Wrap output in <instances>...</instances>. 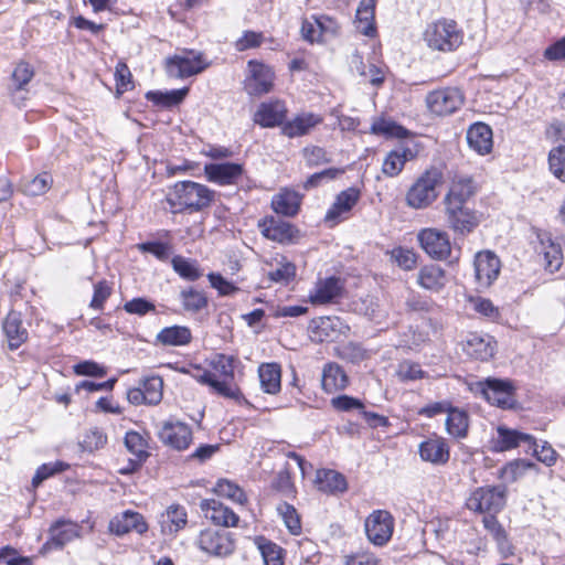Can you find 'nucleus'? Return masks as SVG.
I'll return each instance as SVG.
<instances>
[{"instance_id": "nucleus-1", "label": "nucleus", "mask_w": 565, "mask_h": 565, "mask_svg": "<svg viewBox=\"0 0 565 565\" xmlns=\"http://www.w3.org/2000/svg\"><path fill=\"white\" fill-rule=\"evenodd\" d=\"M214 198L215 192L206 185L186 180L169 188L166 201L173 214L195 213L210 207Z\"/></svg>"}, {"instance_id": "nucleus-2", "label": "nucleus", "mask_w": 565, "mask_h": 565, "mask_svg": "<svg viewBox=\"0 0 565 565\" xmlns=\"http://www.w3.org/2000/svg\"><path fill=\"white\" fill-rule=\"evenodd\" d=\"M443 182V172L436 167L427 169L406 193V202L414 209H425L437 198V186Z\"/></svg>"}, {"instance_id": "nucleus-3", "label": "nucleus", "mask_w": 565, "mask_h": 565, "mask_svg": "<svg viewBox=\"0 0 565 565\" xmlns=\"http://www.w3.org/2000/svg\"><path fill=\"white\" fill-rule=\"evenodd\" d=\"M424 39L433 50L451 52L461 45L462 32L455 21L443 19L427 26Z\"/></svg>"}, {"instance_id": "nucleus-4", "label": "nucleus", "mask_w": 565, "mask_h": 565, "mask_svg": "<svg viewBox=\"0 0 565 565\" xmlns=\"http://www.w3.org/2000/svg\"><path fill=\"white\" fill-rule=\"evenodd\" d=\"M508 488L505 484L477 488L467 499V508L478 513L495 514L507 502Z\"/></svg>"}, {"instance_id": "nucleus-5", "label": "nucleus", "mask_w": 565, "mask_h": 565, "mask_svg": "<svg viewBox=\"0 0 565 565\" xmlns=\"http://www.w3.org/2000/svg\"><path fill=\"white\" fill-rule=\"evenodd\" d=\"M477 385L482 396L491 405L503 409H512L516 406L515 386L512 381L488 377Z\"/></svg>"}, {"instance_id": "nucleus-6", "label": "nucleus", "mask_w": 565, "mask_h": 565, "mask_svg": "<svg viewBox=\"0 0 565 565\" xmlns=\"http://www.w3.org/2000/svg\"><path fill=\"white\" fill-rule=\"evenodd\" d=\"M209 66L201 52L184 51L168 57L166 71L170 77L185 78L203 72Z\"/></svg>"}, {"instance_id": "nucleus-7", "label": "nucleus", "mask_w": 565, "mask_h": 565, "mask_svg": "<svg viewBox=\"0 0 565 565\" xmlns=\"http://www.w3.org/2000/svg\"><path fill=\"white\" fill-rule=\"evenodd\" d=\"M364 529L372 544L384 546L393 535L394 518L388 511L375 510L366 518Z\"/></svg>"}, {"instance_id": "nucleus-8", "label": "nucleus", "mask_w": 565, "mask_h": 565, "mask_svg": "<svg viewBox=\"0 0 565 565\" xmlns=\"http://www.w3.org/2000/svg\"><path fill=\"white\" fill-rule=\"evenodd\" d=\"M158 438L174 450L182 451L192 443L191 427L177 419H168L158 425Z\"/></svg>"}, {"instance_id": "nucleus-9", "label": "nucleus", "mask_w": 565, "mask_h": 565, "mask_svg": "<svg viewBox=\"0 0 565 565\" xmlns=\"http://www.w3.org/2000/svg\"><path fill=\"white\" fill-rule=\"evenodd\" d=\"M429 110L439 116H446L458 110L463 104V95L460 89L447 87L429 93L426 97Z\"/></svg>"}, {"instance_id": "nucleus-10", "label": "nucleus", "mask_w": 565, "mask_h": 565, "mask_svg": "<svg viewBox=\"0 0 565 565\" xmlns=\"http://www.w3.org/2000/svg\"><path fill=\"white\" fill-rule=\"evenodd\" d=\"M199 547L207 554L227 556L234 552L235 545L228 532L206 529L200 533Z\"/></svg>"}, {"instance_id": "nucleus-11", "label": "nucleus", "mask_w": 565, "mask_h": 565, "mask_svg": "<svg viewBox=\"0 0 565 565\" xmlns=\"http://www.w3.org/2000/svg\"><path fill=\"white\" fill-rule=\"evenodd\" d=\"M418 242L427 255L437 260H445L451 254V245L446 233L435 228L422 230Z\"/></svg>"}, {"instance_id": "nucleus-12", "label": "nucleus", "mask_w": 565, "mask_h": 565, "mask_svg": "<svg viewBox=\"0 0 565 565\" xmlns=\"http://www.w3.org/2000/svg\"><path fill=\"white\" fill-rule=\"evenodd\" d=\"M349 330L338 317H319L309 324L310 338L315 342H330L337 340Z\"/></svg>"}, {"instance_id": "nucleus-13", "label": "nucleus", "mask_w": 565, "mask_h": 565, "mask_svg": "<svg viewBox=\"0 0 565 565\" xmlns=\"http://www.w3.org/2000/svg\"><path fill=\"white\" fill-rule=\"evenodd\" d=\"M287 106L284 100L271 99L259 104L253 120L263 128L282 127L286 122Z\"/></svg>"}, {"instance_id": "nucleus-14", "label": "nucleus", "mask_w": 565, "mask_h": 565, "mask_svg": "<svg viewBox=\"0 0 565 565\" xmlns=\"http://www.w3.org/2000/svg\"><path fill=\"white\" fill-rule=\"evenodd\" d=\"M250 76L246 79V92L252 96H260L273 89L275 74L273 70L257 61H249Z\"/></svg>"}, {"instance_id": "nucleus-15", "label": "nucleus", "mask_w": 565, "mask_h": 565, "mask_svg": "<svg viewBox=\"0 0 565 565\" xmlns=\"http://www.w3.org/2000/svg\"><path fill=\"white\" fill-rule=\"evenodd\" d=\"M500 259L490 252H480L475 258V276L479 287L488 288L498 278L500 273Z\"/></svg>"}, {"instance_id": "nucleus-16", "label": "nucleus", "mask_w": 565, "mask_h": 565, "mask_svg": "<svg viewBox=\"0 0 565 565\" xmlns=\"http://www.w3.org/2000/svg\"><path fill=\"white\" fill-rule=\"evenodd\" d=\"M448 226L459 234L472 232L479 224L475 211L467 205H445Z\"/></svg>"}, {"instance_id": "nucleus-17", "label": "nucleus", "mask_w": 565, "mask_h": 565, "mask_svg": "<svg viewBox=\"0 0 565 565\" xmlns=\"http://www.w3.org/2000/svg\"><path fill=\"white\" fill-rule=\"evenodd\" d=\"M462 350L472 359L487 361L494 354L495 341L489 334L469 333L462 342Z\"/></svg>"}, {"instance_id": "nucleus-18", "label": "nucleus", "mask_w": 565, "mask_h": 565, "mask_svg": "<svg viewBox=\"0 0 565 565\" xmlns=\"http://www.w3.org/2000/svg\"><path fill=\"white\" fill-rule=\"evenodd\" d=\"M243 171V166L235 162L209 163L204 166L207 180L221 185L236 183L242 177Z\"/></svg>"}, {"instance_id": "nucleus-19", "label": "nucleus", "mask_w": 565, "mask_h": 565, "mask_svg": "<svg viewBox=\"0 0 565 565\" xmlns=\"http://www.w3.org/2000/svg\"><path fill=\"white\" fill-rule=\"evenodd\" d=\"M200 509L204 513L205 518L216 525L228 527L235 526L238 522L237 514L215 499L202 500L200 502Z\"/></svg>"}, {"instance_id": "nucleus-20", "label": "nucleus", "mask_w": 565, "mask_h": 565, "mask_svg": "<svg viewBox=\"0 0 565 565\" xmlns=\"http://www.w3.org/2000/svg\"><path fill=\"white\" fill-rule=\"evenodd\" d=\"M81 526L70 520L60 519L50 527V540L44 544L45 547L62 548L67 543L79 536Z\"/></svg>"}, {"instance_id": "nucleus-21", "label": "nucleus", "mask_w": 565, "mask_h": 565, "mask_svg": "<svg viewBox=\"0 0 565 565\" xmlns=\"http://www.w3.org/2000/svg\"><path fill=\"white\" fill-rule=\"evenodd\" d=\"M34 67L28 62H19L10 77L9 92L14 102L19 103L26 98L28 84L34 77Z\"/></svg>"}, {"instance_id": "nucleus-22", "label": "nucleus", "mask_w": 565, "mask_h": 565, "mask_svg": "<svg viewBox=\"0 0 565 565\" xmlns=\"http://www.w3.org/2000/svg\"><path fill=\"white\" fill-rule=\"evenodd\" d=\"M109 530L118 536L131 531L143 534L148 530V524L140 513L127 510L110 521Z\"/></svg>"}, {"instance_id": "nucleus-23", "label": "nucleus", "mask_w": 565, "mask_h": 565, "mask_svg": "<svg viewBox=\"0 0 565 565\" xmlns=\"http://www.w3.org/2000/svg\"><path fill=\"white\" fill-rule=\"evenodd\" d=\"M322 120V117L318 114L301 113L282 125L281 134L288 138L306 136Z\"/></svg>"}, {"instance_id": "nucleus-24", "label": "nucleus", "mask_w": 565, "mask_h": 565, "mask_svg": "<svg viewBox=\"0 0 565 565\" xmlns=\"http://www.w3.org/2000/svg\"><path fill=\"white\" fill-rule=\"evenodd\" d=\"M2 330L11 351L17 350L28 340V330L23 327L20 312L10 311L2 322Z\"/></svg>"}, {"instance_id": "nucleus-25", "label": "nucleus", "mask_w": 565, "mask_h": 565, "mask_svg": "<svg viewBox=\"0 0 565 565\" xmlns=\"http://www.w3.org/2000/svg\"><path fill=\"white\" fill-rule=\"evenodd\" d=\"M342 291L343 282L341 278L331 276L319 279L316 284L315 291L310 295V301L315 305L329 303L341 297Z\"/></svg>"}, {"instance_id": "nucleus-26", "label": "nucleus", "mask_w": 565, "mask_h": 565, "mask_svg": "<svg viewBox=\"0 0 565 565\" xmlns=\"http://www.w3.org/2000/svg\"><path fill=\"white\" fill-rule=\"evenodd\" d=\"M540 254H543L545 262V269L550 273L557 271L563 262L562 248L558 244L554 243L551 235L545 232L537 233Z\"/></svg>"}, {"instance_id": "nucleus-27", "label": "nucleus", "mask_w": 565, "mask_h": 565, "mask_svg": "<svg viewBox=\"0 0 565 565\" xmlns=\"http://www.w3.org/2000/svg\"><path fill=\"white\" fill-rule=\"evenodd\" d=\"M417 151L409 147H399L390 151L382 166V172L388 177H397L407 161L415 159Z\"/></svg>"}, {"instance_id": "nucleus-28", "label": "nucleus", "mask_w": 565, "mask_h": 565, "mask_svg": "<svg viewBox=\"0 0 565 565\" xmlns=\"http://www.w3.org/2000/svg\"><path fill=\"white\" fill-rule=\"evenodd\" d=\"M476 185L470 177H459L456 179L448 193L444 198L445 205H467V201L475 195Z\"/></svg>"}, {"instance_id": "nucleus-29", "label": "nucleus", "mask_w": 565, "mask_h": 565, "mask_svg": "<svg viewBox=\"0 0 565 565\" xmlns=\"http://www.w3.org/2000/svg\"><path fill=\"white\" fill-rule=\"evenodd\" d=\"M418 451L422 460L434 465H445L449 460V447L440 437L420 443Z\"/></svg>"}, {"instance_id": "nucleus-30", "label": "nucleus", "mask_w": 565, "mask_h": 565, "mask_svg": "<svg viewBox=\"0 0 565 565\" xmlns=\"http://www.w3.org/2000/svg\"><path fill=\"white\" fill-rule=\"evenodd\" d=\"M302 196L289 189H281L271 199V207L277 214L292 217L298 214Z\"/></svg>"}, {"instance_id": "nucleus-31", "label": "nucleus", "mask_w": 565, "mask_h": 565, "mask_svg": "<svg viewBox=\"0 0 565 565\" xmlns=\"http://www.w3.org/2000/svg\"><path fill=\"white\" fill-rule=\"evenodd\" d=\"M263 234L279 243H292L298 236V230L290 223L269 217L264 221Z\"/></svg>"}, {"instance_id": "nucleus-32", "label": "nucleus", "mask_w": 565, "mask_h": 565, "mask_svg": "<svg viewBox=\"0 0 565 565\" xmlns=\"http://www.w3.org/2000/svg\"><path fill=\"white\" fill-rule=\"evenodd\" d=\"M467 141L479 154L489 153L493 146L490 126L483 122L473 124L467 131Z\"/></svg>"}, {"instance_id": "nucleus-33", "label": "nucleus", "mask_w": 565, "mask_h": 565, "mask_svg": "<svg viewBox=\"0 0 565 565\" xmlns=\"http://www.w3.org/2000/svg\"><path fill=\"white\" fill-rule=\"evenodd\" d=\"M498 437L494 440V450L495 451H505L518 447L521 443H525L527 445H534L535 438L532 435L521 433L515 429H511L504 426H499L497 428Z\"/></svg>"}, {"instance_id": "nucleus-34", "label": "nucleus", "mask_w": 565, "mask_h": 565, "mask_svg": "<svg viewBox=\"0 0 565 565\" xmlns=\"http://www.w3.org/2000/svg\"><path fill=\"white\" fill-rule=\"evenodd\" d=\"M192 331L186 326H171L161 329L156 335V343L163 347H184L192 341Z\"/></svg>"}, {"instance_id": "nucleus-35", "label": "nucleus", "mask_w": 565, "mask_h": 565, "mask_svg": "<svg viewBox=\"0 0 565 565\" xmlns=\"http://www.w3.org/2000/svg\"><path fill=\"white\" fill-rule=\"evenodd\" d=\"M359 199L360 191L355 188H349L340 192L332 206L328 210L326 221L338 222L343 214L349 213L352 210Z\"/></svg>"}, {"instance_id": "nucleus-36", "label": "nucleus", "mask_w": 565, "mask_h": 565, "mask_svg": "<svg viewBox=\"0 0 565 565\" xmlns=\"http://www.w3.org/2000/svg\"><path fill=\"white\" fill-rule=\"evenodd\" d=\"M348 375L343 369L334 363H327L322 370L321 385L327 393H334L348 386Z\"/></svg>"}, {"instance_id": "nucleus-37", "label": "nucleus", "mask_w": 565, "mask_h": 565, "mask_svg": "<svg viewBox=\"0 0 565 565\" xmlns=\"http://www.w3.org/2000/svg\"><path fill=\"white\" fill-rule=\"evenodd\" d=\"M258 377L262 390L275 395L281 388V367L278 363H263L258 367Z\"/></svg>"}, {"instance_id": "nucleus-38", "label": "nucleus", "mask_w": 565, "mask_h": 565, "mask_svg": "<svg viewBox=\"0 0 565 565\" xmlns=\"http://www.w3.org/2000/svg\"><path fill=\"white\" fill-rule=\"evenodd\" d=\"M316 482L318 489L326 493H342L348 488L345 477L331 469L318 470Z\"/></svg>"}, {"instance_id": "nucleus-39", "label": "nucleus", "mask_w": 565, "mask_h": 565, "mask_svg": "<svg viewBox=\"0 0 565 565\" xmlns=\"http://www.w3.org/2000/svg\"><path fill=\"white\" fill-rule=\"evenodd\" d=\"M417 282L427 290L439 291L447 282L446 273L438 265L424 266L418 271Z\"/></svg>"}, {"instance_id": "nucleus-40", "label": "nucleus", "mask_w": 565, "mask_h": 565, "mask_svg": "<svg viewBox=\"0 0 565 565\" xmlns=\"http://www.w3.org/2000/svg\"><path fill=\"white\" fill-rule=\"evenodd\" d=\"M163 533L172 534L186 524V512L183 507L172 504L160 516Z\"/></svg>"}, {"instance_id": "nucleus-41", "label": "nucleus", "mask_w": 565, "mask_h": 565, "mask_svg": "<svg viewBox=\"0 0 565 565\" xmlns=\"http://www.w3.org/2000/svg\"><path fill=\"white\" fill-rule=\"evenodd\" d=\"M376 0H361L356 9L358 29L366 36L375 33L374 12Z\"/></svg>"}, {"instance_id": "nucleus-42", "label": "nucleus", "mask_w": 565, "mask_h": 565, "mask_svg": "<svg viewBox=\"0 0 565 565\" xmlns=\"http://www.w3.org/2000/svg\"><path fill=\"white\" fill-rule=\"evenodd\" d=\"M189 94V88L183 87L180 89H172L169 92H153L150 90L146 94V98L158 106L170 108L179 105Z\"/></svg>"}, {"instance_id": "nucleus-43", "label": "nucleus", "mask_w": 565, "mask_h": 565, "mask_svg": "<svg viewBox=\"0 0 565 565\" xmlns=\"http://www.w3.org/2000/svg\"><path fill=\"white\" fill-rule=\"evenodd\" d=\"M139 386L146 397V404L158 405L163 396V380L159 375H151L139 381Z\"/></svg>"}, {"instance_id": "nucleus-44", "label": "nucleus", "mask_w": 565, "mask_h": 565, "mask_svg": "<svg viewBox=\"0 0 565 565\" xmlns=\"http://www.w3.org/2000/svg\"><path fill=\"white\" fill-rule=\"evenodd\" d=\"M448 415L446 418V429L449 435L456 438H463L468 431V415L457 408L449 407Z\"/></svg>"}, {"instance_id": "nucleus-45", "label": "nucleus", "mask_w": 565, "mask_h": 565, "mask_svg": "<svg viewBox=\"0 0 565 565\" xmlns=\"http://www.w3.org/2000/svg\"><path fill=\"white\" fill-rule=\"evenodd\" d=\"M535 463L525 459H515L504 465L499 471V478L507 483H513L522 478L527 469L534 468Z\"/></svg>"}, {"instance_id": "nucleus-46", "label": "nucleus", "mask_w": 565, "mask_h": 565, "mask_svg": "<svg viewBox=\"0 0 565 565\" xmlns=\"http://www.w3.org/2000/svg\"><path fill=\"white\" fill-rule=\"evenodd\" d=\"M182 307L185 311L196 313L207 307V297L202 290L195 288L183 289L180 292Z\"/></svg>"}, {"instance_id": "nucleus-47", "label": "nucleus", "mask_w": 565, "mask_h": 565, "mask_svg": "<svg viewBox=\"0 0 565 565\" xmlns=\"http://www.w3.org/2000/svg\"><path fill=\"white\" fill-rule=\"evenodd\" d=\"M255 543L265 565H282V548L280 546L264 536L256 537Z\"/></svg>"}, {"instance_id": "nucleus-48", "label": "nucleus", "mask_w": 565, "mask_h": 565, "mask_svg": "<svg viewBox=\"0 0 565 565\" xmlns=\"http://www.w3.org/2000/svg\"><path fill=\"white\" fill-rule=\"evenodd\" d=\"M171 264L173 270L185 280L195 281L202 276V271L195 260L177 255L172 258Z\"/></svg>"}, {"instance_id": "nucleus-49", "label": "nucleus", "mask_w": 565, "mask_h": 565, "mask_svg": "<svg viewBox=\"0 0 565 565\" xmlns=\"http://www.w3.org/2000/svg\"><path fill=\"white\" fill-rule=\"evenodd\" d=\"M371 131L374 135L384 136L386 138L403 139L408 136V130L397 125L393 120L379 119L372 124Z\"/></svg>"}, {"instance_id": "nucleus-50", "label": "nucleus", "mask_w": 565, "mask_h": 565, "mask_svg": "<svg viewBox=\"0 0 565 565\" xmlns=\"http://www.w3.org/2000/svg\"><path fill=\"white\" fill-rule=\"evenodd\" d=\"M335 355L341 360L358 364L367 358V351L358 342H347L335 348Z\"/></svg>"}, {"instance_id": "nucleus-51", "label": "nucleus", "mask_w": 565, "mask_h": 565, "mask_svg": "<svg viewBox=\"0 0 565 565\" xmlns=\"http://www.w3.org/2000/svg\"><path fill=\"white\" fill-rule=\"evenodd\" d=\"M214 492L217 495L227 498L241 505L247 502V497L243 489H241L237 484L225 479L217 481V483L214 487Z\"/></svg>"}, {"instance_id": "nucleus-52", "label": "nucleus", "mask_w": 565, "mask_h": 565, "mask_svg": "<svg viewBox=\"0 0 565 565\" xmlns=\"http://www.w3.org/2000/svg\"><path fill=\"white\" fill-rule=\"evenodd\" d=\"M407 312L417 313L424 317L436 309L435 302L426 296L411 294L405 301Z\"/></svg>"}, {"instance_id": "nucleus-53", "label": "nucleus", "mask_w": 565, "mask_h": 565, "mask_svg": "<svg viewBox=\"0 0 565 565\" xmlns=\"http://www.w3.org/2000/svg\"><path fill=\"white\" fill-rule=\"evenodd\" d=\"M482 522H483L486 530L492 535V537L498 543L500 550L502 552H504L505 548H509L507 532L502 527V525L499 523L495 515L487 514L483 516Z\"/></svg>"}, {"instance_id": "nucleus-54", "label": "nucleus", "mask_w": 565, "mask_h": 565, "mask_svg": "<svg viewBox=\"0 0 565 565\" xmlns=\"http://www.w3.org/2000/svg\"><path fill=\"white\" fill-rule=\"evenodd\" d=\"M236 359L232 355L217 354L211 362L215 373L225 380L234 379Z\"/></svg>"}, {"instance_id": "nucleus-55", "label": "nucleus", "mask_w": 565, "mask_h": 565, "mask_svg": "<svg viewBox=\"0 0 565 565\" xmlns=\"http://www.w3.org/2000/svg\"><path fill=\"white\" fill-rule=\"evenodd\" d=\"M548 164L551 172L565 182V146H558L550 151Z\"/></svg>"}, {"instance_id": "nucleus-56", "label": "nucleus", "mask_w": 565, "mask_h": 565, "mask_svg": "<svg viewBox=\"0 0 565 565\" xmlns=\"http://www.w3.org/2000/svg\"><path fill=\"white\" fill-rule=\"evenodd\" d=\"M125 445L127 449L137 457L138 461H143L149 455L146 450V441L143 437L134 430L126 433Z\"/></svg>"}, {"instance_id": "nucleus-57", "label": "nucleus", "mask_w": 565, "mask_h": 565, "mask_svg": "<svg viewBox=\"0 0 565 565\" xmlns=\"http://www.w3.org/2000/svg\"><path fill=\"white\" fill-rule=\"evenodd\" d=\"M391 259L404 270H412L417 263V255L408 248L396 247L390 253Z\"/></svg>"}, {"instance_id": "nucleus-58", "label": "nucleus", "mask_w": 565, "mask_h": 565, "mask_svg": "<svg viewBox=\"0 0 565 565\" xmlns=\"http://www.w3.org/2000/svg\"><path fill=\"white\" fill-rule=\"evenodd\" d=\"M233 380L216 379V374L214 375L212 383L209 386L213 388V391L226 398L238 401L242 397V393L239 388L232 383Z\"/></svg>"}, {"instance_id": "nucleus-59", "label": "nucleus", "mask_w": 565, "mask_h": 565, "mask_svg": "<svg viewBox=\"0 0 565 565\" xmlns=\"http://www.w3.org/2000/svg\"><path fill=\"white\" fill-rule=\"evenodd\" d=\"M51 184L52 177L44 172L25 182L23 184V190L29 195H41L50 189Z\"/></svg>"}, {"instance_id": "nucleus-60", "label": "nucleus", "mask_w": 565, "mask_h": 565, "mask_svg": "<svg viewBox=\"0 0 565 565\" xmlns=\"http://www.w3.org/2000/svg\"><path fill=\"white\" fill-rule=\"evenodd\" d=\"M277 510L289 531L292 534H298L301 530V523L296 509L291 504L284 502L278 505Z\"/></svg>"}, {"instance_id": "nucleus-61", "label": "nucleus", "mask_w": 565, "mask_h": 565, "mask_svg": "<svg viewBox=\"0 0 565 565\" xmlns=\"http://www.w3.org/2000/svg\"><path fill=\"white\" fill-rule=\"evenodd\" d=\"M141 253H150L159 260H167L171 254V246L162 242H145L137 245Z\"/></svg>"}, {"instance_id": "nucleus-62", "label": "nucleus", "mask_w": 565, "mask_h": 565, "mask_svg": "<svg viewBox=\"0 0 565 565\" xmlns=\"http://www.w3.org/2000/svg\"><path fill=\"white\" fill-rule=\"evenodd\" d=\"M397 375L402 381H416L424 379V372L418 363L412 361H403L398 365Z\"/></svg>"}, {"instance_id": "nucleus-63", "label": "nucleus", "mask_w": 565, "mask_h": 565, "mask_svg": "<svg viewBox=\"0 0 565 565\" xmlns=\"http://www.w3.org/2000/svg\"><path fill=\"white\" fill-rule=\"evenodd\" d=\"M107 443V436L98 428L89 429L82 441L85 450L94 451L103 448Z\"/></svg>"}, {"instance_id": "nucleus-64", "label": "nucleus", "mask_w": 565, "mask_h": 565, "mask_svg": "<svg viewBox=\"0 0 565 565\" xmlns=\"http://www.w3.org/2000/svg\"><path fill=\"white\" fill-rule=\"evenodd\" d=\"M380 559L369 551H358L344 556V565H379Z\"/></svg>"}]
</instances>
